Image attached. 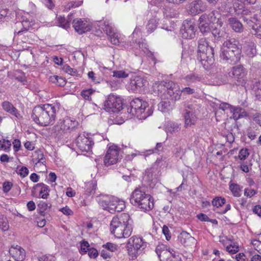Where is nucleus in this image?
<instances>
[{
  "instance_id": "f257e3e1",
  "label": "nucleus",
  "mask_w": 261,
  "mask_h": 261,
  "mask_svg": "<svg viewBox=\"0 0 261 261\" xmlns=\"http://www.w3.org/2000/svg\"><path fill=\"white\" fill-rule=\"evenodd\" d=\"M59 110L57 105L46 103L38 105L34 108L32 118L36 123L41 126L53 125Z\"/></svg>"
},
{
  "instance_id": "f03ea898",
  "label": "nucleus",
  "mask_w": 261,
  "mask_h": 261,
  "mask_svg": "<svg viewBox=\"0 0 261 261\" xmlns=\"http://www.w3.org/2000/svg\"><path fill=\"white\" fill-rule=\"evenodd\" d=\"M132 220L129 215L123 213L113 217L110 223V230L117 238L129 237L133 231Z\"/></svg>"
},
{
  "instance_id": "7ed1b4c3",
  "label": "nucleus",
  "mask_w": 261,
  "mask_h": 261,
  "mask_svg": "<svg viewBox=\"0 0 261 261\" xmlns=\"http://www.w3.org/2000/svg\"><path fill=\"white\" fill-rule=\"evenodd\" d=\"M242 46L238 40L234 38L226 40L223 44L220 53V58L230 64H234L241 58Z\"/></svg>"
},
{
  "instance_id": "20e7f679",
  "label": "nucleus",
  "mask_w": 261,
  "mask_h": 261,
  "mask_svg": "<svg viewBox=\"0 0 261 261\" xmlns=\"http://www.w3.org/2000/svg\"><path fill=\"white\" fill-rule=\"evenodd\" d=\"M214 48L210 46L205 38L198 41L197 59L204 69H207L214 62Z\"/></svg>"
},
{
  "instance_id": "39448f33",
  "label": "nucleus",
  "mask_w": 261,
  "mask_h": 261,
  "mask_svg": "<svg viewBox=\"0 0 261 261\" xmlns=\"http://www.w3.org/2000/svg\"><path fill=\"white\" fill-rule=\"evenodd\" d=\"M130 203L144 211H149L154 206L153 201L150 195L146 194L141 188H136L132 193Z\"/></svg>"
},
{
  "instance_id": "423d86ee",
  "label": "nucleus",
  "mask_w": 261,
  "mask_h": 261,
  "mask_svg": "<svg viewBox=\"0 0 261 261\" xmlns=\"http://www.w3.org/2000/svg\"><path fill=\"white\" fill-rule=\"evenodd\" d=\"M128 112L139 120L145 119L152 115L153 110L148 106V103L142 99L136 98L130 102V107Z\"/></svg>"
},
{
  "instance_id": "0eeeda50",
  "label": "nucleus",
  "mask_w": 261,
  "mask_h": 261,
  "mask_svg": "<svg viewBox=\"0 0 261 261\" xmlns=\"http://www.w3.org/2000/svg\"><path fill=\"white\" fill-rule=\"evenodd\" d=\"M126 247L129 255L136 257L138 252L142 251L146 247V243L142 238L134 236L128 240Z\"/></svg>"
},
{
  "instance_id": "6e6552de",
  "label": "nucleus",
  "mask_w": 261,
  "mask_h": 261,
  "mask_svg": "<svg viewBox=\"0 0 261 261\" xmlns=\"http://www.w3.org/2000/svg\"><path fill=\"white\" fill-rule=\"evenodd\" d=\"M102 109L109 113H118L123 109L121 99L114 95H110L102 105Z\"/></svg>"
},
{
  "instance_id": "1a4fd4ad",
  "label": "nucleus",
  "mask_w": 261,
  "mask_h": 261,
  "mask_svg": "<svg viewBox=\"0 0 261 261\" xmlns=\"http://www.w3.org/2000/svg\"><path fill=\"white\" fill-rule=\"evenodd\" d=\"M77 124V122L67 117L60 119L54 126V130L59 135L70 132Z\"/></svg>"
},
{
  "instance_id": "9d476101",
  "label": "nucleus",
  "mask_w": 261,
  "mask_h": 261,
  "mask_svg": "<svg viewBox=\"0 0 261 261\" xmlns=\"http://www.w3.org/2000/svg\"><path fill=\"white\" fill-rule=\"evenodd\" d=\"M121 150L117 146H110L104 159L105 165L109 166L117 163L119 160L121 159Z\"/></svg>"
},
{
  "instance_id": "9b49d317",
  "label": "nucleus",
  "mask_w": 261,
  "mask_h": 261,
  "mask_svg": "<svg viewBox=\"0 0 261 261\" xmlns=\"http://www.w3.org/2000/svg\"><path fill=\"white\" fill-rule=\"evenodd\" d=\"M224 17L222 16L218 11L214 10L208 13L203 14L199 18V21L206 22L210 25L217 23L220 25L223 24L222 18Z\"/></svg>"
},
{
  "instance_id": "f8f14e48",
  "label": "nucleus",
  "mask_w": 261,
  "mask_h": 261,
  "mask_svg": "<svg viewBox=\"0 0 261 261\" xmlns=\"http://www.w3.org/2000/svg\"><path fill=\"white\" fill-rule=\"evenodd\" d=\"M77 146L82 151L89 152L94 144L93 140L88 134H81L76 140Z\"/></svg>"
},
{
  "instance_id": "ddd939ff",
  "label": "nucleus",
  "mask_w": 261,
  "mask_h": 261,
  "mask_svg": "<svg viewBox=\"0 0 261 261\" xmlns=\"http://www.w3.org/2000/svg\"><path fill=\"white\" fill-rule=\"evenodd\" d=\"M180 34L183 38L191 39L195 36L196 28L194 21L191 20H186L180 29Z\"/></svg>"
},
{
  "instance_id": "4468645a",
  "label": "nucleus",
  "mask_w": 261,
  "mask_h": 261,
  "mask_svg": "<svg viewBox=\"0 0 261 261\" xmlns=\"http://www.w3.org/2000/svg\"><path fill=\"white\" fill-rule=\"evenodd\" d=\"M195 106L192 104H188L185 107V113L184 117L186 127L194 125L196 123L197 118L195 114Z\"/></svg>"
},
{
  "instance_id": "2eb2a0df",
  "label": "nucleus",
  "mask_w": 261,
  "mask_h": 261,
  "mask_svg": "<svg viewBox=\"0 0 261 261\" xmlns=\"http://www.w3.org/2000/svg\"><path fill=\"white\" fill-rule=\"evenodd\" d=\"M247 72L245 69L241 65L233 67L230 72L229 76L236 80L237 85H243L245 84V77Z\"/></svg>"
},
{
  "instance_id": "dca6fc26",
  "label": "nucleus",
  "mask_w": 261,
  "mask_h": 261,
  "mask_svg": "<svg viewBox=\"0 0 261 261\" xmlns=\"http://www.w3.org/2000/svg\"><path fill=\"white\" fill-rule=\"evenodd\" d=\"M166 92L172 99L177 100L181 97V91L179 86L173 81H166Z\"/></svg>"
},
{
  "instance_id": "f3484780",
  "label": "nucleus",
  "mask_w": 261,
  "mask_h": 261,
  "mask_svg": "<svg viewBox=\"0 0 261 261\" xmlns=\"http://www.w3.org/2000/svg\"><path fill=\"white\" fill-rule=\"evenodd\" d=\"M73 27L79 34H82L90 31L91 25L86 20L81 18H76L73 20Z\"/></svg>"
},
{
  "instance_id": "a211bd4d",
  "label": "nucleus",
  "mask_w": 261,
  "mask_h": 261,
  "mask_svg": "<svg viewBox=\"0 0 261 261\" xmlns=\"http://www.w3.org/2000/svg\"><path fill=\"white\" fill-rule=\"evenodd\" d=\"M147 81L143 77L140 76H135L130 79L128 85L129 90L135 93L140 92L141 88L145 85Z\"/></svg>"
},
{
  "instance_id": "6ab92c4d",
  "label": "nucleus",
  "mask_w": 261,
  "mask_h": 261,
  "mask_svg": "<svg viewBox=\"0 0 261 261\" xmlns=\"http://www.w3.org/2000/svg\"><path fill=\"white\" fill-rule=\"evenodd\" d=\"M206 5L201 0H196L189 4L188 11L192 15H196L206 10Z\"/></svg>"
},
{
  "instance_id": "aec40b11",
  "label": "nucleus",
  "mask_w": 261,
  "mask_h": 261,
  "mask_svg": "<svg viewBox=\"0 0 261 261\" xmlns=\"http://www.w3.org/2000/svg\"><path fill=\"white\" fill-rule=\"evenodd\" d=\"M9 253L16 261H23L25 257L24 250L17 245H12L9 249Z\"/></svg>"
},
{
  "instance_id": "412c9836",
  "label": "nucleus",
  "mask_w": 261,
  "mask_h": 261,
  "mask_svg": "<svg viewBox=\"0 0 261 261\" xmlns=\"http://www.w3.org/2000/svg\"><path fill=\"white\" fill-rule=\"evenodd\" d=\"M167 251L172 254L173 257L170 261H181L179 259H180L179 255L178 254L176 255L175 254V252L173 250L170 249L169 248L167 249V247L164 244L159 245L155 249L156 253L160 258L162 256V254L165 253Z\"/></svg>"
},
{
  "instance_id": "4be33fe9",
  "label": "nucleus",
  "mask_w": 261,
  "mask_h": 261,
  "mask_svg": "<svg viewBox=\"0 0 261 261\" xmlns=\"http://www.w3.org/2000/svg\"><path fill=\"white\" fill-rule=\"evenodd\" d=\"M112 203L110 204L109 210L110 213L115 212H121L125 207V202L122 200H120L117 197L112 198Z\"/></svg>"
},
{
  "instance_id": "5701e85b",
  "label": "nucleus",
  "mask_w": 261,
  "mask_h": 261,
  "mask_svg": "<svg viewBox=\"0 0 261 261\" xmlns=\"http://www.w3.org/2000/svg\"><path fill=\"white\" fill-rule=\"evenodd\" d=\"M178 240L185 247L191 246L196 242L194 238L186 231H182L178 236Z\"/></svg>"
},
{
  "instance_id": "b1692460",
  "label": "nucleus",
  "mask_w": 261,
  "mask_h": 261,
  "mask_svg": "<svg viewBox=\"0 0 261 261\" xmlns=\"http://www.w3.org/2000/svg\"><path fill=\"white\" fill-rule=\"evenodd\" d=\"M113 196L105 194H100L97 196L96 200L98 204L102 207L103 209L110 212V204L112 203V200Z\"/></svg>"
},
{
  "instance_id": "393cba45",
  "label": "nucleus",
  "mask_w": 261,
  "mask_h": 261,
  "mask_svg": "<svg viewBox=\"0 0 261 261\" xmlns=\"http://www.w3.org/2000/svg\"><path fill=\"white\" fill-rule=\"evenodd\" d=\"M227 23L235 32L241 33L243 31V24L236 17H231L228 18Z\"/></svg>"
},
{
  "instance_id": "a878e982",
  "label": "nucleus",
  "mask_w": 261,
  "mask_h": 261,
  "mask_svg": "<svg viewBox=\"0 0 261 261\" xmlns=\"http://www.w3.org/2000/svg\"><path fill=\"white\" fill-rule=\"evenodd\" d=\"M2 107L3 110L7 113L11 114L16 118L20 117V114L18 111L11 102L8 101H4L2 103Z\"/></svg>"
},
{
  "instance_id": "bb28decb",
  "label": "nucleus",
  "mask_w": 261,
  "mask_h": 261,
  "mask_svg": "<svg viewBox=\"0 0 261 261\" xmlns=\"http://www.w3.org/2000/svg\"><path fill=\"white\" fill-rule=\"evenodd\" d=\"M186 147L185 141H180L175 147L174 150V155L176 158L182 160L186 152Z\"/></svg>"
},
{
  "instance_id": "cd10ccee",
  "label": "nucleus",
  "mask_w": 261,
  "mask_h": 261,
  "mask_svg": "<svg viewBox=\"0 0 261 261\" xmlns=\"http://www.w3.org/2000/svg\"><path fill=\"white\" fill-rule=\"evenodd\" d=\"M202 79L201 75L195 73H191L187 75L183 79L187 85L191 86L197 82H200Z\"/></svg>"
},
{
  "instance_id": "c85d7f7f",
  "label": "nucleus",
  "mask_w": 261,
  "mask_h": 261,
  "mask_svg": "<svg viewBox=\"0 0 261 261\" xmlns=\"http://www.w3.org/2000/svg\"><path fill=\"white\" fill-rule=\"evenodd\" d=\"M222 25L223 24L220 25V24H217L219 27H216L212 30L213 35L216 39L218 40L227 37L225 29L222 27Z\"/></svg>"
},
{
  "instance_id": "c756f323",
  "label": "nucleus",
  "mask_w": 261,
  "mask_h": 261,
  "mask_svg": "<svg viewBox=\"0 0 261 261\" xmlns=\"http://www.w3.org/2000/svg\"><path fill=\"white\" fill-rule=\"evenodd\" d=\"M230 113H232V117L234 120H237L247 116L245 110L239 107H232Z\"/></svg>"
},
{
  "instance_id": "7c9ffc66",
  "label": "nucleus",
  "mask_w": 261,
  "mask_h": 261,
  "mask_svg": "<svg viewBox=\"0 0 261 261\" xmlns=\"http://www.w3.org/2000/svg\"><path fill=\"white\" fill-rule=\"evenodd\" d=\"M244 51L245 54L250 58L255 56L256 54L255 43L252 42L246 43L244 46Z\"/></svg>"
},
{
  "instance_id": "2f4dec72",
  "label": "nucleus",
  "mask_w": 261,
  "mask_h": 261,
  "mask_svg": "<svg viewBox=\"0 0 261 261\" xmlns=\"http://www.w3.org/2000/svg\"><path fill=\"white\" fill-rule=\"evenodd\" d=\"M17 25L22 28V29L19 30L18 32H16V30L15 31V34L17 33L18 36H19L30 30L32 28V23L28 20H23L21 22H17Z\"/></svg>"
},
{
  "instance_id": "473e14b6",
  "label": "nucleus",
  "mask_w": 261,
  "mask_h": 261,
  "mask_svg": "<svg viewBox=\"0 0 261 261\" xmlns=\"http://www.w3.org/2000/svg\"><path fill=\"white\" fill-rule=\"evenodd\" d=\"M34 188H40L39 194L43 199H47L49 196V189L48 187L43 183H39L36 185Z\"/></svg>"
},
{
  "instance_id": "72a5a7b5",
  "label": "nucleus",
  "mask_w": 261,
  "mask_h": 261,
  "mask_svg": "<svg viewBox=\"0 0 261 261\" xmlns=\"http://www.w3.org/2000/svg\"><path fill=\"white\" fill-rule=\"evenodd\" d=\"M165 129L167 134H173L179 132L180 129V125L177 123L170 121L166 123Z\"/></svg>"
},
{
  "instance_id": "f704fd0d",
  "label": "nucleus",
  "mask_w": 261,
  "mask_h": 261,
  "mask_svg": "<svg viewBox=\"0 0 261 261\" xmlns=\"http://www.w3.org/2000/svg\"><path fill=\"white\" fill-rule=\"evenodd\" d=\"M166 81L156 82L152 86L154 91H157L158 93H164L166 92Z\"/></svg>"
},
{
  "instance_id": "c9c22d12",
  "label": "nucleus",
  "mask_w": 261,
  "mask_h": 261,
  "mask_svg": "<svg viewBox=\"0 0 261 261\" xmlns=\"http://www.w3.org/2000/svg\"><path fill=\"white\" fill-rule=\"evenodd\" d=\"M243 20L246 22L250 27H252V25L256 24L255 22L258 21V15L252 12V14L245 16Z\"/></svg>"
},
{
  "instance_id": "e433bc0d",
  "label": "nucleus",
  "mask_w": 261,
  "mask_h": 261,
  "mask_svg": "<svg viewBox=\"0 0 261 261\" xmlns=\"http://www.w3.org/2000/svg\"><path fill=\"white\" fill-rule=\"evenodd\" d=\"M253 90L256 98L261 100V80L255 81L254 82Z\"/></svg>"
},
{
  "instance_id": "4c0bfd02",
  "label": "nucleus",
  "mask_w": 261,
  "mask_h": 261,
  "mask_svg": "<svg viewBox=\"0 0 261 261\" xmlns=\"http://www.w3.org/2000/svg\"><path fill=\"white\" fill-rule=\"evenodd\" d=\"M86 188H87L86 192L88 195H93L95 194V190L96 188V184L93 181H91L86 184Z\"/></svg>"
},
{
  "instance_id": "58836bf2",
  "label": "nucleus",
  "mask_w": 261,
  "mask_h": 261,
  "mask_svg": "<svg viewBox=\"0 0 261 261\" xmlns=\"http://www.w3.org/2000/svg\"><path fill=\"white\" fill-rule=\"evenodd\" d=\"M158 109L163 113L169 112L171 108L170 102L168 101H162L158 105Z\"/></svg>"
},
{
  "instance_id": "ea45409f",
  "label": "nucleus",
  "mask_w": 261,
  "mask_h": 261,
  "mask_svg": "<svg viewBox=\"0 0 261 261\" xmlns=\"http://www.w3.org/2000/svg\"><path fill=\"white\" fill-rule=\"evenodd\" d=\"M158 20L155 18H152L148 21L146 26V29L148 32L151 33L155 30L158 23Z\"/></svg>"
},
{
  "instance_id": "a19ab883",
  "label": "nucleus",
  "mask_w": 261,
  "mask_h": 261,
  "mask_svg": "<svg viewBox=\"0 0 261 261\" xmlns=\"http://www.w3.org/2000/svg\"><path fill=\"white\" fill-rule=\"evenodd\" d=\"M0 227L3 231H7L9 225L7 218L2 214L0 215Z\"/></svg>"
},
{
  "instance_id": "79ce46f5",
  "label": "nucleus",
  "mask_w": 261,
  "mask_h": 261,
  "mask_svg": "<svg viewBox=\"0 0 261 261\" xmlns=\"http://www.w3.org/2000/svg\"><path fill=\"white\" fill-rule=\"evenodd\" d=\"M199 28L202 33L205 34L210 32L212 28L211 25L203 21H199Z\"/></svg>"
},
{
  "instance_id": "37998d69",
  "label": "nucleus",
  "mask_w": 261,
  "mask_h": 261,
  "mask_svg": "<svg viewBox=\"0 0 261 261\" xmlns=\"http://www.w3.org/2000/svg\"><path fill=\"white\" fill-rule=\"evenodd\" d=\"M102 29L106 34L109 36L113 33L114 29L112 26V24L108 21H105L103 24Z\"/></svg>"
},
{
  "instance_id": "c03bdc74",
  "label": "nucleus",
  "mask_w": 261,
  "mask_h": 261,
  "mask_svg": "<svg viewBox=\"0 0 261 261\" xmlns=\"http://www.w3.org/2000/svg\"><path fill=\"white\" fill-rule=\"evenodd\" d=\"M249 154L247 148H242L239 151L238 155L236 156L235 158H238L241 161H244L248 157Z\"/></svg>"
},
{
  "instance_id": "a18cd8bd",
  "label": "nucleus",
  "mask_w": 261,
  "mask_h": 261,
  "mask_svg": "<svg viewBox=\"0 0 261 261\" xmlns=\"http://www.w3.org/2000/svg\"><path fill=\"white\" fill-rule=\"evenodd\" d=\"M225 199L221 197H216L212 200V204L217 207L222 206L225 203Z\"/></svg>"
},
{
  "instance_id": "49530a36",
  "label": "nucleus",
  "mask_w": 261,
  "mask_h": 261,
  "mask_svg": "<svg viewBox=\"0 0 261 261\" xmlns=\"http://www.w3.org/2000/svg\"><path fill=\"white\" fill-rule=\"evenodd\" d=\"M229 189L234 196L239 197L241 196V189L239 185L237 184L231 185Z\"/></svg>"
},
{
  "instance_id": "de8ad7c7",
  "label": "nucleus",
  "mask_w": 261,
  "mask_h": 261,
  "mask_svg": "<svg viewBox=\"0 0 261 261\" xmlns=\"http://www.w3.org/2000/svg\"><path fill=\"white\" fill-rule=\"evenodd\" d=\"M11 146L10 141L5 139L0 140V147L5 151L9 150Z\"/></svg>"
},
{
  "instance_id": "09e8293b",
  "label": "nucleus",
  "mask_w": 261,
  "mask_h": 261,
  "mask_svg": "<svg viewBox=\"0 0 261 261\" xmlns=\"http://www.w3.org/2000/svg\"><path fill=\"white\" fill-rule=\"evenodd\" d=\"M109 39L111 41V42L114 45H118L120 41L119 38L118 37V34L114 33V31L113 33L109 35Z\"/></svg>"
},
{
  "instance_id": "8fccbe9b",
  "label": "nucleus",
  "mask_w": 261,
  "mask_h": 261,
  "mask_svg": "<svg viewBox=\"0 0 261 261\" xmlns=\"http://www.w3.org/2000/svg\"><path fill=\"white\" fill-rule=\"evenodd\" d=\"M114 77L117 78H125L128 76V74L123 70H116L113 71Z\"/></svg>"
},
{
  "instance_id": "3c124183",
  "label": "nucleus",
  "mask_w": 261,
  "mask_h": 261,
  "mask_svg": "<svg viewBox=\"0 0 261 261\" xmlns=\"http://www.w3.org/2000/svg\"><path fill=\"white\" fill-rule=\"evenodd\" d=\"M63 70L71 75H76L77 73L75 69L71 68L68 65L65 64L63 67Z\"/></svg>"
},
{
  "instance_id": "603ef678",
  "label": "nucleus",
  "mask_w": 261,
  "mask_h": 261,
  "mask_svg": "<svg viewBox=\"0 0 261 261\" xmlns=\"http://www.w3.org/2000/svg\"><path fill=\"white\" fill-rule=\"evenodd\" d=\"M102 247L111 252L115 251L117 250L118 247L116 244L110 242L107 243L106 244L103 245Z\"/></svg>"
},
{
  "instance_id": "864d4df0",
  "label": "nucleus",
  "mask_w": 261,
  "mask_h": 261,
  "mask_svg": "<svg viewBox=\"0 0 261 261\" xmlns=\"http://www.w3.org/2000/svg\"><path fill=\"white\" fill-rule=\"evenodd\" d=\"M233 8L236 14L238 15H240L242 12V11H243L245 7L242 4L235 3L233 4Z\"/></svg>"
},
{
  "instance_id": "5fc2aeb1",
  "label": "nucleus",
  "mask_w": 261,
  "mask_h": 261,
  "mask_svg": "<svg viewBox=\"0 0 261 261\" xmlns=\"http://www.w3.org/2000/svg\"><path fill=\"white\" fill-rule=\"evenodd\" d=\"M252 28L254 31L253 34L258 38L261 39V24L259 25L255 24L254 25H252Z\"/></svg>"
},
{
  "instance_id": "6e6d98bb",
  "label": "nucleus",
  "mask_w": 261,
  "mask_h": 261,
  "mask_svg": "<svg viewBox=\"0 0 261 261\" xmlns=\"http://www.w3.org/2000/svg\"><path fill=\"white\" fill-rule=\"evenodd\" d=\"M164 15L167 18H176L177 17L178 13L173 9H170L169 10H166L164 12Z\"/></svg>"
},
{
  "instance_id": "4d7b16f0",
  "label": "nucleus",
  "mask_w": 261,
  "mask_h": 261,
  "mask_svg": "<svg viewBox=\"0 0 261 261\" xmlns=\"http://www.w3.org/2000/svg\"><path fill=\"white\" fill-rule=\"evenodd\" d=\"M38 261H56V257L51 255H45L38 257Z\"/></svg>"
},
{
  "instance_id": "13d9d810",
  "label": "nucleus",
  "mask_w": 261,
  "mask_h": 261,
  "mask_svg": "<svg viewBox=\"0 0 261 261\" xmlns=\"http://www.w3.org/2000/svg\"><path fill=\"white\" fill-rule=\"evenodd\" d=\"M58 25L63 28H65L69 25L68 22H66L64 17L60 16L57 18Z\"/></svg>"
},
{
  "instance_id": "bf43d9fd",
  "label": "nucleus",
  "mask_w": 261,
  "mask_h": 261,
  "mask_svg": "<svg viewBox=\"0 0 261 261\" xmlns=\"http://www.w3.org/2000/svg\"><path fill=\"white\" fill-rule=\"evenodd\" d=\"M226 251L230 254H235L239 251V247L235 245H229L226 247Z\"/></svg>"
},
{
  "instance_id": "052dcab7",
  "label": "nucleus",
  "mask_w": 261,
  "mask_h": 261,
  "mask_svg": "<svg viewBox=\"0 0 261 261\" xmlns=\"http://www.w3.org/2000/svg\"><path fill=\"white\" fill-rule=\"evenodd\" d=\"M93 91H94L91 89L85 90L82 92L81 95L84 99L89 100Z\"/></svg>"
},
{
  "instance_id": "680f3d73",
  "label": "nucleus",
  "mask_w": 261,
  "mask_h": 261,
  "mask_svg": "<svg viewBox=\"0 0 261 261\" xmlns=\"http://www.w3.org/2000/svg\"><path fill=\"white\" fill-rule=\"evenodd\" d=\"M181 94L182 93L184 94H192L195 92V88L190 87H186L182 88L180 90Z\"/></svg>"
},
{
  "instance_id": "e2e57ef3",
  "label": "nucleus",
  "mask_w": 261,
  "mask_h": 261,
  "mask_svg": "<svg viewBox=\"0 0 261 261\" xmlns=\"http://www.w3.org/2000/svg\"><path fill=\"white\" fill-rule=\"evenodd\" d=\"M232 107L233 106H231L227 102H221L219 104L218 108L219 109L222 110L223 111H225L227 110H229L230 112Z\"/></svg>"
},
{
  "instance_id": "0e129e2a",
  "label": "nucleus",
  "mask_w": 261,
  "mask_h": 261,
  "mask_svg": "<svg viewBox=\"0 0 261 261\" xmlns=\"http://www.w3.org/2000/svg\"><path fill=\"white\" fill-rule=\"evenodd\" d=\"M162 232L163 234L165 235L166 240L168 241L170 240L171 238V233L168 227L167 226H163L162 228Z\"/></svg>"
},
{
  "instance_id": "69168bd1",
  "label": "nucleus",
  "mask_w": 261,
  "mask_h": 261,
  "mask_svg": "<svg viewBox=\"0 0 261 261\" xmlns=\"http://www.w3.org/2000/svg\"><path fill=\"white\" fill-rule=\"evenodd\" d=\"M18 174L20 175V176H21L22 177H25L29 174V170L26 167L22 166L19 170Z\"/></svg>"
},
{
  "instance_id": "338daca9",
  "label": "nucleus",
  "mask_w": 261,
  "mask_h": 261,
  "mask_svg": "<svg viewBox=\"0 0 261 261\" xmlns=\"http://www.w3.org/2000/svg\"><path fill=\"white\" fill-rule=\"evenodd\" d=\"M254 248L258 252L261 253V242L256 240L252 242Z\"/></svg>"
},
{
  "instance_id": "774afa93",
  "label": "nucleus",
  "mask_w": 261,
  "mask_h": 261,
  "mask_svg": "<svg viewBox=\"0 0 261 261\" xmlns=\"http://www.w3.org/2000/svg\"><path fill=\"white\" fill-rule=\"evenodd\" d=\"M88 255L91 258H95L98 255L97 250L93 248H90L88 249Z\"/></svg>"
}]
</instances>
